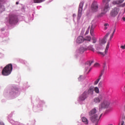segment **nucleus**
I'll return each mask as SVG.
<instances>
[{
    "label": "nucleus",
    "instance_id": "15",
    "mask_svg": "<svg viewBox=\"0 0 125 125\" xmlns=\"http://www.w3.org/2000/svg\"><path fill=\"white\" fill-rule=\"evenodd\" d=\"M99 115V113L97 112L96 110V108H94L92 109L89 112V116H94V115Z\"/></svg>",
    "mask_w": 125,
    "mask_h": 125
},
{
    "label": "nucleus",
    "instance_id": "17",
    "mask_svg": "<svg viewBox=\"0 0 125 125\" xmlns=\"http://www.w3.org/2000/svg\"><path fill=\"white\" fill-rule=\"evenodd\" d=\"M94 29H95V24H92L90 32V35L92 37H94V33H93V32H94Z\"/></svg>",
    "mask_w": 125,
    "mask_h": 125
},
{
    "label": "nucleus",
    "instance_id": "32",
    "mask_svg": "<svg viewBox=\"0 0 125 125\" xmlns=\"http://www.w3.org/2000/svg\"><path fill=\"white\" fill-rule=\"evenodd\" d=\"M125 125V121H122L121 125Z\"/></svg>",
    "mask_w": 125,
    "mask_h": 125
},
{
    "label": "nucleus",
    "instance_id": "43",
    "mask_svg": "<svg viewBox=\"0 0 125 125\" xmlns=\"http://www.w3.org/2000/svg\"><path fill=\"white\" fill-rule=\"evenodd\" d=\"M108 125H113V124H109Z\"/></svg>",
    "mask_w": 125,
    "mask_h": 125
},
{
    "label": "nucleus",
    "instance_id": "28",
    "mask_svg": "<svg viewBox=\"0 0 125 125\" xmlns=\"http://www.w3.org/2000/svg\"><path fill=\"white\" fill-rule=\"evenodd\" d=\"M99 87H102V82H100L98 84Z\"/></svg>",
    "mask_w": 125,
    "mask_h": 125
},
{
    "label": "nucleus",
    "instance_id": "7",
    "mask_svg": "<svg viewBox=\"0 0 125 125\" xmlns=\"http://www.w3.org/2000/svg\"><path fill=\"white\" fill-rule=\"evenodd\" d=\"M109 103L107 101H104L101 104L99 105V111H101L103 109H105L107 108L109 105Z\"/></svg>",
    "mask_w": 125,
    "mask_h": 125
},
{
    "label": "nucleus",
    "instance_id": "26",
    "mask_svg": "<svg viewBox=\"0 0 125 125\" xmlns=\"http://www.w3.org/2000/svg\"><path fill=\"white\" fill-rule=\"evenodd\" d=\"M88 49L91 50L92 51H94L95 50L94 48L91 45H90L88 47Z\"/></svg>",
    "mask_w": 125,
    "mask_h": 125
},
{
    "label": "nucleus",
    "instance_id": "4",
    "mask_svg": "<svg viewBox=\"0 0 125 125\" xmlns=\"http://www.w3.org/2000/svg\"><path fill=\"white\" fill-rule=\"evenodd\" d=\"M111 0H103V3L105 4L104 8L102 9V14H105L108 11L109 8V2Z\"/></svg>",
    "mask_w": 125,
    "mask_h": 125
},
{
    "label": "nucleus",
    "instance_id": "42",
    "mask_svg": "<svg viewBox=\"0 0 125 125\" xmlns=\"http://www.w3.org/2000/svg\"><path fill=\"white\" fill-rule=\"evenodd\" d=\"M124 111H125V104L124 107Z\"/></svg>",
    "mask_w": 125,
    "mask_h": 125
},
{
    "label": "nucleus",
    "instance_id": "18",
    "mask_svg": "<svg viewBox=\"0 0 125 125\" xmlns=\"http://www.w3.org/2000/svg\"><path fill=\"white\" fill-rule=\"evenodd\" d=\"M94 61H90L87 62V63H86L85 65H86V68H85V70L86 71H87V70H88V68H89V67H90V66H91V64L92 63H94Z\"/></svg>",
    "mask_w": 125,
    "mask_h": 125
},
{
    "label": "nucleus",
    "instance_id": "38",
    "mask_svg": "<svg viewBox=\"0 0 125 125\" xmlns=\"http://www.w3.org/2000/svg\"><path fill=\"white\" fill-rule=\"evenodd\" d=\"M92 40H93V41H95V40H96V39H95V38L94 37H93V38H92Z\"/></svg>",
    "mask_w": 125,
    "mask_h": 125
},
{
    "label": "nucleus",
    "instance_id": "29",
    "mask_svg": "<svg viewBox=\"0 0 125 125\" xmlns=\"http://www.w3.org/2000/svg\"><path fill=\"white\" fill-rule=\"evenodd\" d=\"M120 48H122V49H125V44L121 45L120 46Z\"/></svg>",
    "mask_w": 125,
    "mask_h": 125
},
{
    "label": "nucleus",
    "instance_id": "1",
    "mask_svg": "<svg viewBox=\"0 0 125 125\" xmlns=\"http://www.w3.org/2000/svg\"><path fill=\"white\" fill-rule=\"evenodd\" d=\"M12 72V64L9 63L5 66L2 70L1 74L3 76H9Z\"/></svg>",
    "mask_w": 125,
    "mask_h": 125
},
{
    "label": "nucleus",
    "instance_id": "45",
    "mask_svg": "<svg viewBox=\"0 0 125 125\" xmlns=\"http://www.w3.org/2000/svg\"><path fill=\"white\" fill-rule=\"evenodd\" d=\"M118 125H120V124H119Z\"/></svg>",
    "mask_w": 125,
    "mask_h": 125
},
{
    "label": "nucleus",
    "instance_id": "22",
    "mask_svg": "<svg viewBox=\"0 0 125 125\" xmlns=\"http://www.w3.org/2000/svg\"><path fill=\"white\" fill-rule=\"evenodd\" d=\"M45 0H34V3H41V2H42L44 1Z\"/></svg>",
    "mask_w": 125,
    "mask_h": 125
},
{
    "label": "nucleus",
    "instance_id": "20",
    "mask_svg": "<svg viewBox=\"0 0 125 125\" xmlns=\"http://www.w3.org/2000/svg\"><path fill=\"white\" fill-rule=\"evenodd\" d=\"M85 50H86V48H84V47H81L80 49H79V52L80 53H83V52H84V51H85Z\"/></svg>",
    "mask_w": 125,
    "mask_h": 125
},
{
    "label": "nucleus",
    "instance_id": "12",
    "mask_svg": "<svg viewBox=\"0 0 125 125\" xmlns=\"http://www.w3.org/2000/svg\"><path fill=\"white\" fill-rule=\"evenodd\" d=\"M91 8L92 11L94 12H96L98 10V3L97 1H94L91 5Z\"/></svg>",
    "mask_w": 125,
    "mask_h": 125
},
{
    "label": "nucleus",
    "instance_id": "27",
    "mask_svg": "<svg viewBox=\"0 0 125 125\" xmlns=\"http://www.w3.org/2000/svg\"><path fill=\"white\" fill-rule=\"evenodd\" d=\"M4 8V6H3V5H1V4L0 3V9L1 10H3Z\"/></svg>",
    "mask_w": 125,
    "mask_h": 125
},
{
    "label": "nucleus",
    "instance_id": "30",
    "mask_svg": "<svg viewBox=\"0 0 125 125\" xmlns=\"http://www.w3.org/2000/svg\"><path fill=\"white\" fill-rule=\"evenodd\" d=\"M98 66H99V63H96L94 64V66H95V67H98Z\"/></svg>",
    "mask_w": 125,
    "mask_h": 125
},
{
    "label": "nucleus",
    "instance_id": "23",
    "mask_svg": "<svg viewBox=\"0 0 125 125\" xmlns=\"http://www.w3.org/2000/svg\"><path fill=\"white\" fill-rule=\"evenodd\" d=\"M84 41H87L88 42H90V41H91V37H90V36H86L84 39Z\"/></svg>",
    "mask_w": 125,
    "mask_h": 125
},
{
    "label": "nucleus",
    "instance_id": "40",
    "mask_svg": "<svg viewBox=\"0 0 125 125\" xmlns=\"http://www.w3.org/2000/svg\"><path fill=\"white\" fill-rule=\"evenodd\" d=\"M82 78V76H80L78 80H81V78Z\"/></svg>",
    "mask_w": 125,
    "mask_h": 125
},
{
    "label": "nucleus",
    "instance_id": "25",
    "mask_svg": "<svg viewBox=\"0 0 125 125\" xmlns=\"http://www.w3.org/2000/svg\"><path fill=\"white\" fill-rule=\"evenodd\" d=\"M94 90L95 92H96V93L98 94L100 92L99 88H98V87H95L94 88Z\"/></svg>",
    "mask_w": 125,
    "mask_h": 125
},
{
    "label": "nucleus",
    "instance_id": "39",
    "mask_svg": "<svg viewBox=\"0 0 125 125\" xmlns=\"http://www.w3.org/2000/svg\"><path fill=\"white\" fill-rule=\"evenodd\" d=\"M16 4H19V2H16Z\"/></svg>",
    "mask_w": 125,
    "mask_h": 125
},
{
    "label": "nucleus",
    "instance_id": "2",
    "mask_svg": "<svg viewBox=\"0 0 125 125\" xmlns=\"http://www.w3.org/2000/svg\"><path fill=\"white\" fill-rule=\"evenodd\" d=\"M102 115L103 114L102 113L99 116V113H98V114L92 115L90 117V120L92 123H95L96 125H98L99 120H100L101 117H102Z\"/></svg>",
    "mask_w": 125,
    "mask_h": 125
},
{
    "label": "nucleus",
    "instance_id": "44",
    "mask_svg": "<svg viewBox=\"0 0 125 125\" xmlns=\"http://www.w3.org/2000/svg\"><path fill=\"white\" fill-rule=\"evenodd\" d=\"M90 27L89 26L88 29H89Z\"/></svg>",
    "mask_w": 125,
    "mask_h": 125
},
{
    "label": "nucleus",
    "instance_id": "24",
    "mask_svg": "<svg viewBox=\"0 0 125 125\" xmlns=\"http://www.w3.org/2000/svg\"><path fill=\"white\" fill-rule=\"evenodd\" d=\"M115 32H116V27H114V30H113V32L112 35L110 36L109 41H111V39H113V36H114V34H115Z\"/></svg>",
    "mask_w": 125,
    "mask_h": 125
},
{
    "label": "nucleus",
    "instance_id": "13",
    "mask_svg": "<svg viewBox=\"0 0 125 125\" xmlns=\"http://www.w3.org/2000/svg\"><path fill=\"white\" fill-rule=\"evenodd\" d=\"M88 97V96L87 95V92L84 91L83 94H82L80 97H79V100L80 101H84V100H85L86 98Z\"/></svg>",
    "mask_w": 125,
    "mask_h": 125
},
{
    "label": "nucleus",
    "instance_id": "14",
    "mask_svg": "<svg viewBox=\"0 0 125 125\" xmlns=\"http://www.w3.org/2000/svg\"><path fill=\"white\" fill-rule=\"evenodd\" d=\"M109 35H110V32L107 33L106 35L104 37V39L100 41V44H101V45H102V44H105V43L107 42L106 39Z\"/></svg>",
    "mask_w": 125,
    "mask_h": 125
},
{
    "label": "nucleus",
    "instance_id": "11",
    "mask_svg": "<svg viewBox=\"0 0 125 125\" xmlns=\"http://www.w3.org/2000/svg\"><path fill=\"white\" fill-rule=\"evenodd\" d=\"M103 99V96L102 95H99L98 97H95L94 99L93 102L95 104H99Z\"/></svg>",
    "mask_w": 125,
    "mask_h": 125
},
{
    "label": "nucleus",
    "instance_id": "8",
    "mask_svg": "<svg viewBox=\"0 0 125 125\" xmlns=\"http://www.w3.org/2000/svg\"><path fill=\"white\" fill-rule=\"evenodd\" d=\"M83 2H81L80 3L79 8L78 10V20H80L81 19V17H82V12H83Z\"/></svg>",
    "mask_w": 125,
    "mask_h": 125
},
{
    "label": "nucleus",
    "instance_id": "6",
    "mask_svg": "<svg viewBox=\"0 0 125 125\" xmlns=\"http://www.w3.org/2000/svg\"><path fill=\"white\" fill-rule=\"evenodd\" d=\"M120 11V8L115 7L110 11V15L111 17H116Z\"/></svg>",
    "mask_w": 125,
    "mask_h": 125
},
{
    "label": "nucleus",
    "instance_id": "10",
    "mask_svg": "<svg viewBox=\"0 0 125 125\" xmlns=\"http://www.w3.org/2000/svg\"><path fill=\"white\" fill-rule=\"evenodd\" d=\"M18 22V19L17 17L14 15H11L10 16L9 23L10 24H12L13 23H17Z\"/></svg>",
    "mask_w": 125,
    "mask_h": 125
},
{
    "label": "nucleus",
    "instance_id": "19",
    "mask_svg": "<svg viewBox=\"0 0 125 125\" xmlns=\"http://www.w3.org/2000/svg\"><path fill=\"white\" fill-rule=\"evenodd\" d=\"M94 92V88L93 87H90L88 90L87 94H90V95H93V93Z\"/></svg>",
    "mask_w": 125,
    "mask_h": 125
},
{
    "label": "nucleus",
    "instance_id": "33",
    "mask_svg": "<svg viewBox=\"0 0 125 125\" xmlns=\"http://www.w3.org/2000/svg\"><path fill=\"white\" fill-rule=\"evenodd\" d=\"M0 125H4V124H3V123L2 122H0Z\"/></svg>",
    "mask_w": 125,
    "mask_h": 125
},
{
    "label": "nucleus",
    "instance_id": "3",
    "mask_svg": "<svg viewBox=\"0 0 125 125\" xmlns=\"http://www.w3.org/2000/svg\"><path fill=\"white\" fill-rule=\"evenodd\" d=\"M105 71H107V65H106V62L104 63L103 69L101 71V74L99 77V78L95 81L94 83L95 85H96V84H98V83H99V81L101 80V77H102V76L104 75V73H105Z\"/></svg>",
    "mask_w": 125,
    "mask_h": 125
},
{
    "label": "nucleus",
    "instance_id": "46",
    "mask_svg": "<svg viewBox=\"0 0 125 125\" xmlns=\"http://www.w3.org/2000/svg\"><path fill=\"white\" fill-rule=\"evenodd\" d=\"M95 125H97L96 124Z\"/></svg>",
    "mask_w": 125,
    "mask_h": 125
},
{
    "label": "nucleus",
    "instance_id": "34",
    "mask_svg": "<svg viewBox=\"0 0 125 125\" xmlns=\"http://www.w3.org/2000/svg\"><path fill=\"white\" fill-rule=\"evenodd\" d=\"M96 42V40H95L93 41V43H95Z\"/></svg>",
    "mask_w": 125,
    "mask_h": 125
},
{
    "label": "nucleus",
    "instance_id": "35",
    "mask_svg": "<svg viewBox=\"0 0 125 125\" xmlns=\"http://www.w3.org/2000/svg\"><path fill=\"white\" fill-rule=\"evenodd\" d=\"M122 20H123V21H125V17H123Z\"/></svg>",
    "mask_w": 125,
    "mask_h": 125
},
{
    "label": "nucleus",
    "instance_id": "21",
    "mask_svg": "<svg viewBox=\"0 0 125 125\" xmlns=\"http://www.w3.org/2000/svg\"><path fill=\"white\" fill-rule=\"evenodd\" d=\"M82 121L83 122V123H84L85 125H87V124H88V122L87 121V119H86V118L85 117L82 118Z\"/></svg>",
    "mask_w": 125,
    "mask_h": 125
},
{
    "label": "nucleus",
    "instance_id": "41",
    "mask_svg": "<svg viewBox=\"0 0 125 125\" xmlns=\"http://www.w3.org/2000/svg\"><path fill=\"white\" fill-rule=\"evenodd\" d=\"M73 17H75V16H76V14H73Z\"/></svg>",
    "mask_w": 125,
    "mask_h": 125
},
{
    "label": "nucleus",
    "instance_id": "37",
    "mask_svg": "<svg viewBox=\"0 0 125 125\" xmlns=\"http://www.w3.org/2000/svg\"><path fill=\"white\" fill-rule=\"evenodd\" d=\"M88 34V30L86 31L85 34L87 35Z\"/></svg>",
    "mask_w": 125,
    "mask_h": 125
},
{
    "label": "nucleus",
    "instance_id": "9",
    "mask_svg": "<svg viewBox=\"0 0 125 125\" xmlns=\"http://www.w3.org/2000/svg\"><path fill=\"white\" fill-rule=\"evenodd\" d=\"M109 47H110V42L109 41L107 42V44L106 45L105 51H104V53L102 52H100L98 51L97 52L98 54H100L102 55V56H105L108 53V50L109 49Z\"/></svg>",
    "mask_w": 125,
    "mask_h": 125
},
{
    "label": "nucleus",
    "instance_id": "5",
    "mask_svg": "<svg viewBox=\"0 0 125 125\" xmlns=\"http://www.w3.org/2000/svg\"><path fill=\"white\" fill-rule=\"evenodd\" d=\"M124 1H125V0H113L112 3L113 5H118V7H125V2L123 3Z\"/></svg>",
    "mask_w": 125,
    "mask_h": 125
},
{
    "label": "nucleus",
    "instance_id": "36",
    "mask_svg": "<svg viewBox=\"0 0 125 125\" xmlns=\"http://www.w3.org/2000/svg\"><path fill=\"white\" fill-rule=\"evenodd\" d=\"M108 29V27L107 26H105L104 30H107Z\"/></svg>",
    "mask_w": 125,
    "mask_h": 125
},
{
    "label": "nucleus",
    "instance_id": "31",
    "mask_svg": "<svg viewBox=\"0 0 125 125\" xmlns=\"http://www.w3.org/2000/svg\"><path fill=\"white\" fill-rule=\"evenodd\" d=\"M104 27H109V24L108 23H105L104 24Z\"/></svg>",
    "mask_w": 125,
    "mask_h": 125
},
{
    "label": "nucleus",
    "instance_id": "16",
    "mask_svg": "<svg viewBox=\"0 0 125 125\" xmlns=\"http://www.w3.org/2000/svg\"><path fill=\"white\" fill-rule=\"evenodd\" d=\"M84 42V39L83 36H79L77 38L76 42L77 43H82Z\"/></svg>",
    "mask_w": 125,
    "mask_h": 125
}]
</instances>
